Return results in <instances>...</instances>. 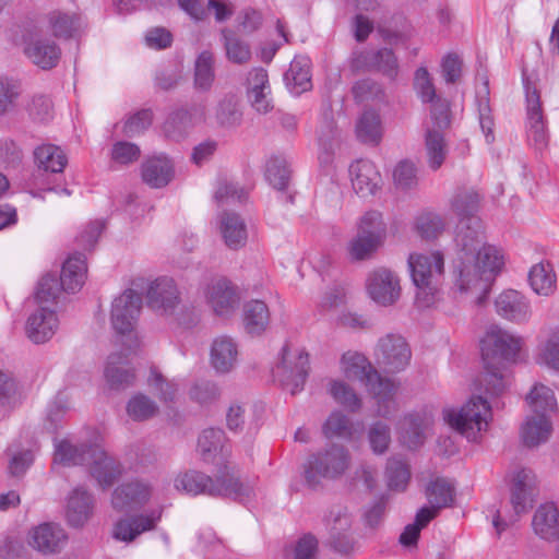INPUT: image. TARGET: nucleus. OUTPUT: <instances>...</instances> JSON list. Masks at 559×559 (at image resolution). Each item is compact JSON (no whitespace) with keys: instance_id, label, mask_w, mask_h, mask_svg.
Listing matches in <instances>:
<instances>
[{"instance_id":"f257e3e1","label":"nucleus","mask_w":559,"mask_h":559,"mask_svg":"<svg viewBox=\"0 0 559 559\" xmlns=\"http://www.w3.org/2000/svg\"><path fill=\"white\" fill-rule=\"evenodd\" d=\"M454 242L455 258L451 271L453 288L461 297L483 305L504 265V257L500 249L485 242V235L477 228L455 234Z\"/></svg>"},{"instance_id":"f03ea898","label":"nucleus","mask_w":559,"mask_h":559,"mask_svg":"<svg viewBox=\"0 0 559 559\" xmlns=\"http://www.w3.org/2000/svg\"><path fill=\"white\" fill-rule=\"evenodd\" d=\"M523 338L497 325L490 326L481 340L484 372L477 380L478 391L491 396L504 392L509 384L507 366L515 362Z\"/></svg>"},{"instance_id":"7ed1b4c3","label":"nucleus","mask_w":559,"mask_h":559,"mask_svg":"<svg viewBox=\"0 0 559 559\" xmlns=\"http://www.w3.org/2000/svg\"><path fill=\"white\" fill-rule=\"evenodd\" d=\"M174 487L190 496L228 497L238 501H245L253 495L252 484L241 480L227 465L215 478L194 469L179 473L174 479Z\"/></svg>"},{"instance_id":"20e7f679","label":"nucleus","mask_w":559,"mask_h":559,"mask_svg":"<svg viewBox=\"0 0 559 559\" xmlns=\"http://www.w3.org/2000/svg\"><path fill=\"white\" fill-rule=\"evenodd\" d=\"M340 365L345 378L364 383L373 395L378 416L386 418L396 411V385L392 380L382 378L365 355L348 350L343 354Z\"/></svg>"},{"instance_id":"39448f33","label":"nucleus","mask_w":559,"mask_h":559,"mask_svg":"<svg viewBox=\"0 0 559 559\" xmlns=\"http://www.w3.org/2000/svg\"><path fill=\"white\" fill-rule=\"evenodd\" d=\"M412 281L416 287L415 302L429 308L439 299L440 280L444 273V255L439 250L411 253L407 259Z\"/></svg>"},{"instance_id":"423d86ee","label":"nucleus","mask_w":559,"mask_h":559,"mask_svg":"<svg viewBox=\"0 0 559 559\" xmlns=\"http://www.w3.org/2000/svg\"><path fill=\"white\" fill-rule=\"evenodd\" d=\"M443 417L451 428L467 440L476 442L487 431L492 412L487 400L473 396L461 407L445 409Z\"/></svg>"},{"instance_id":"0eeeda50","label":"nucleus","mask_w":559,"mask_h":559,"mask_svg":"<svg viewBox=\"0 0 559 559\" xmlns=\"http://www.w3.org/2000/svg\"><path fill=\"white\" fill-rule=\"evenodd\" d=\"M352 456L343 445L331 444L312 455L305 464V480L311 488L321 485L322 479L336 480L349 468Z\"/></svg>"},{"instance_id":"6e6552de","label":"nucleus","mask_w":559,"mask_h":559,"mask_svg":"<svg viewBox=\"0 0 559 559\" xmlns=\"http://www.w3.org/2000/svg\"><path fill=\"white\" fill-rule=\"evenodd\" d=\"M142 309V296L127 289L117 296L111 304L110 323L119 335L127 338V350L131 353L139 347V338L134 334L135 324Z\"/></svg>"},{"instance_id":"1a4fd4ad","label":"nucleus","mask_w":559,"mask_h":559,"mask_svg":"<svg viewBox=\"0 0 559 559\" xmlns=\"http://www.w3.org/2000/svg\"><path fill=\"white\" fill-rule=\"evenodd\" d=\"M21 45L29 62L41 70H51L60 61V46L33 22L24 26Z\"/></svg>"},{"instance_id":"9d476101","label":"nucleus","mask_w":559,"mask_h":559,"mask_svg":"<svg viewBox=\"0 0 559 559\" xmlns=\"http://www.w3.org/2000/svg\"><path fill=\"white\" fill-rule=\"evenodd\" d=\"M309 369V356L300 348L285 344L272 373L292 395L304 389Z\"/></svg>"},{"instance_id":"9b49d317","label":"nucleus","mask_w":559,"mask_h":559,"mask_svg":"<svg viewBox=\"0 0 559 559\" xmlns=\"http://www.w3.org/2000/svg\"><path fill=\"white\" fill-rule=\"evenodd\" d=\"M145 297L147 307L158 316L174 317L181 307L178 285L168 276H160L150 282Z\"/></svg>"},{"instance_id":"f8f14e48","label":"nucleus","mask_w":559,"mask_h":559,"mask_svg":"<svg viewBox=\"0 0 559 559\" xmlns=\"http://www.w3.org/2000/svg\"><path fill=\"white\" fill-rule=\"evenodd\" d=\"M325 530L330 546L337 552L353 551L355 540L352 534L354 516L347 507H333L325 516Z\"/></svg>"},{"instance_id":"ddd939ff","label":"nucleus","mask_w":559,"mask_h":559,"mask_svg":"<svg viewBox=\"0 0 559 559\" xmlns=\"http://www.w3.org/2000/svg\"><path fill=\"white\" fill-rule=\"evenodd\" d=\"M206 106L193 104L189 108H178L170 111L162 126L163 135L174 142H180L189 136L195 126L205 121Z\"/></svg>"},{"instance_id":"4468645a","label":"nucleus","mask_w":559,"mask_h":559,"mask_svg":"<svg viewBox=\"0 0 559 559\" xmlns=\"http://www.w3.org/2000/svg\"><path fill=\"white\" fill-rule=\"evenodd\" d=\"M412 352L405 338L399 334H386L379 338L374 348L377 364L388 372L404 370L411 361Z\"/></svg>"},{"instance_id":"2eb2a0df","label":"nucleus","mask_w":559,"mask_h":559,"mask_svg":"<svg viewBox=\"0 0 559 559\" xmlns=\"http://www.w3.org/2000/svg\"><path fill=\"white\" fill-rule=\"evenodd\" d=\"M366 290L372 301L381 307L393 306L401 297L400 277L386 267L371 271L366 278Z\"/></svg>"},{"instance_id":"dca6fc26","label":"nucleus","mask_w":559,"mask_h":559,"mask_svg":"<svg viewBox=\"0 0 559 559\" xmlns=\"http://www.w3.org/2000/svg\"><path fill=\"white\" fill-rule=\"evenodd\" d=\"M206 304L216 316L228 317L240 304L238 287L226 277H214L203 288Z\"/></svg>"},{"instance_id":"f3484780","label":"nucleus","mask_w":559,"mask_h":559,"mask_svg":"<svg viewBox=\"0 0 559 559\" xmlns=\"http://www.w3.org/2000/svg\"><path fill=\"white\" fill-rule=\"evenodd\" d=\"M47 34L59 39H71L76 37L83 26L84 21L80 13L63 9H53L40 15L33 21Z\"/></svg>"},{"instance_id":"a211bd4d","label":"nucleus","mask_w":559,"mask_h":559,"mask_svg":"<svg viewBox=\"0 0 559 559\" xmlns=\"http://www.w3.org/2000/svg\"><path fill=\"white\" fill-rule=\"evenodd\" d=\"M526 98V134L530 143L538 151L548 145V131L538 91L524 80Z\"/></svg>"},{"instance_id":"6ab92c4d","label":"nucleus","mask_w":559,"mask_h":559,"mask_svg":"<svg viewBox=\"0 0 559 559\" xmlns=\"http://www.w3.org/2000/svg\"><path fill=\"white\" fill-rule=\"evenodd\" d=\"M103 439L99 436L94 438V449L88 452L90 473L97 484L103 488L110 487L123 472L122 465L103 447Z\"/></svg>"},{"instance_id":"aec40b11","label":"nucleus","mask_w":559,"mask_h":559,"mask_svg":"<svg viewBox=\"0 0 559 559\" xmlns=\"http://www.w3.org/2000/svg\"><path fill=\"white\" fill-rule=\"evenodd\" d=\"M350 66L355 71H377L394 79L399 72L397 58L389 48L354 51Z\"/></svg>"},{"instance_id":"412c9836","label":"nucleus","mask_w":559,"mask_h":559,"mask_svg":"<svg viewBox=\"0 0 559 559\" xmlns=\"http://www.w3.org/2000/svg\"><path fill=\"white\" fill-rule=\"evenodd\" d=\"M162 509H155L146 513L126 516L116 522L112 531L115 539L131 543L142 533L156 528L162 519Z\"/></svg>"},{"instance_id":"4be33fe9","label":"nucleus","mask_w":559,"mask_h":559,"mask_svg":"<svg viewBox=\"0 0 559 559\" xmlns=\"http://www.w3.org/2000/svg\"><path fill=\"white\" fill-rule=\"evenodd\" d=\"M154 495V487L145 479H133L118 486L111 498V504L116 510L123 511L146 504Z\"/></svg>"},{"instance_id":"5701e85b","label":"nucleus","mask_w":559,"mask_h":559,"mask_svg":"<svg viewBox=\"0 0 559 559\" xmlns=\"http://www.w3.org/2000/svg\"><path fill=\"white\" fill-rule=\"evenodd\" d=\"M510 502L519 516L533 508L535 498V475L528 468H516L511 475Z\"/></svg>"},{"instance_id":"b1692460","label":"nucleus","mask_w":559,"mask_h":559,"mask_svg":"<svg viewBox=\"0 0 559 559\" xmlns=\"http://www.w3.org/2000/svg\"><path fill=\"white\" fill-rule=\"evenodd\" d=\"M59 329L56 311L49 306H38L29 314L25 324V333L34 344H44L52 338Z\"/></svg>"},{"instance_id":"393cba45","label":"nucleus","mask_w":559,"mask_h":559,"mask_svg":"<svg viewBox=\"0 0 559 559\" xmlns=\"http://www.w3.org/2000/svg\"><path fill=\"white\" fill-rule=\"evenodd\" d=\"M68 535L56 523L47 522L33 527L28 533V544L44 555L61 551L66 546Z\"/></svg>"},{"instance_id":"a878e982","label":"nucleus","mask_w":559,"mask_h":559,"mask_svg":"<svg viewBox=\"0 0 559 559\" xmlns=\"http://www.w3.org/2000/svg\"><path fill=\"white\" fill-rule=\"evenodd\" d=\"M451 211L459 217L460 222L456 234L469 228H477L484 234L481 223L475 215L479 206V195L474 190H460L451 199Z\"/></svg>"},{"instance_id":"bb28decb","label":"nucleus","mask_w":559,"mask_h":559,"mask_svg":"<svg viewBox=\"0 0 559 559\" xmlns=\"http://www.w3.org/2000/svg\"><path fill=\"white\" fill-rule=\"evenodd\" d=\"M496 312L503 319L522 324L532 316V309L527 298L518 290H503L495 300Z\"/></svg>"},{"instance_id":"cd10ccee","label":"nucleus","mask_w":559,"mask_h":559,"mask_svg":"<svg viewBox=\"0 0 559 559\" xmlns=\"http://www.w3.org/2000/svg\"><path fill=\"white\" fill-rule=\"evenodd\" d=\"M354 191L361 198L376 194L381 188L382 178L376 165L368 159H359L349 166Z\"/></svg>"},{"instance_id":"c85d7f7f","label":"nucleus","mask_w":559,"mask_h":559,"mask_svg":"<svg viewBox=\"0 0 559 559\" xmlns=\"http://www.w3.org/2000/svg\"><path fill=\"white\" fill-rule=\"evenodd\" d=\"M239 346L228 335L215 337L210 347V365L219 374L231 372L238 364Z\"/></svg>"},{"instance_id":"c756f323","label":"nucleus","mask_w":559,"mask_h":559,"mask_svg":"<svg viewBox=\"0 0 559 559\" xmlns=\"http://www.w3.org/2000/svg\"><path fill=\"white\" fill-rule=\"evenodd\" d=\"M432 423V415L427 411L404 416L397 426L402 442L409 449L420 447Z\"/></svg>"},{"instance_id":"7c9ffc66","label":"nucleus","mask_w":559,"mask_h":559,"mask_svg":"<svg viewBox=\"0 0 559 559\" xmlns=\"http://www.w3.org/2000/svg\"><path fill=\"white\" fill-rule=\"evenodd\" d=\"M218 229L222 239L230 250L243 248L248 240L247 224L243 218L234 212H224L218 219Z\"/></svg>"},{"instance_id":"2f4dec72","label":"nucleus","mask_w":559,"mask_h":559,"mask_svg":"<svg viewBox=\"0 0 559 559\" xmlns=\"http://www.w3.org/2000/svg\"><path fill=\"white\" fill-rule=\"evenodd\" d=\"M94 508L93 496L82 486L74 488L67 500V519L71 526H83Z\"/></svg>"},{"instance_id":"473e14b6","label":"nucleus","mask_w":559,"mask_h":559,"mask_svg":"<svg viewBox=\"0 0 559 559\" xmlns=\"http://www.w3.org/2000/svg\"><path fill=\"white\" fill-rule=\"evenodd\" d=\"M126 353H112L108 356L105 378L111 389H126L134 383V370L128 364Z\"/></svg>"},{"instance_id":"72a5a7b5","label":"nucleus","mask_w":559,"mask_h":559,"mask_svg":"<svg viewBox=\"0 0 559 559\" xmlns=\"http://www.w3.org/2000/svg\"><path fill=\"white\" fill-rule=\"evenodd\" d=\"M552 424L546 414L528 415L521 427V438L526 447L545 443L551 436Z\"/></svg>"},{"instance_id":"f704fd0d","label":"nucleus","mask_w":559,"mask_h":559,"mask_svg":"<svg viewBox=\"0 0 559 559\" xmlns=\"http://www.w3.org/2000/svg\"><path fill=\"white\" fill-rule=\"evenodd\" d=\"M173 177L174 165L165 155L147 158L142 165L143 181L152 188L167 186Z\"/></svg>"},{"instance_id":"c9c22d12","label":"nucleus","mask_w":559,"mask_h":559,"mask_svg":"<svg viewBox=\"0 0 559 559\" xmlns=\"http://www.w3.org/2000/svg\"><path fill=\"white\" fill-rule=\"evenodd\" d=\"M534 533L545 540L559 537V512L554 503L540 504L533 516Z\"/></svg>"},{"instance_id":"e433bc0d","label":"nucleus","mask_w":559,"mask_h":559,"mask_svg":"<svg viewBox=\"0 0 559 559\" xmlns=\"http://www.w3.org/2000/svg\"><path fill=\"white\" fill-rule=\"evenodd\" d=\"M87 266L85 258L82 254H73L63 263L60 283L63 290L75 293L82 288L85 283Z\"/></svg>"},{"instance_id":"4c0bfd02","label":"nucleus","mask_w":559,"mask_h":559,"mask_svg":"<svg viewBox=\"0 0 559 559\" xmlns=\"http://www.w3.org/2000/svg\"><path fill=\"white\" fill-rule=\"evenodd\" d=\"M286 86L290 93L299 95L311 87L310 60L300 56L294 58L284 74Z\"/></svg>"},{"instance_id":"58836bf2","label":"nucleus","mask_w":559,"mask_h":559,"mask_svg":"<svg viewBox=\"0 0 559 559\" xmlns=\"http://www.w3.org/2000/svg\"><path fill=\"white\" fill-rule=\"evenodd\" d=\"M91 449H94V440L80 444L62 440L56 445L55 462L63 465H88Z\"/></svg>"},{"instance_id":"ea45409f","label":"nucleus","mask_w":559,"mask_h":559,"mask_svg":"<svg viewBox=\"0 0 559 559\" xmlns=\"http://www.w3.org/2000/svg\"><path fill=\"white\" fill-rule=\"evenodd\" d=\"M243 326L251 335H259L265 331L270 322V311L262 300H250L243 306Z\"/></svg>"},{"instance_id":"a19ab883","label":"nucleus","mask_w":559,"mask_h":559,"mask_svg":"<svg viewBox=\"0 0 559 559\" xmlns=\"http://www.w3.org/2000/svg\"><path fill=\"white\" fill-rule=\"evenodd\" d=\"M225 433L218 428H209L203 430L198 440V452L205 463H219L223 453V442Z\"/></svg>"},{"instance_id":"79ce46f5","label":"nucleus","mask_w":559,"mask_h":559,"mask_svg":"<svg viewBox=\"0 0 559 559\" xmlns=\"http://www.w3.org/2000/svg\"><path fill=\"white\" fill-rule=\"evenodd\" d=\"M528 282L532 289L542 296H549L556 289V274L549 262L534 264L528 273Z\"/></svg>"},{"instance_id":"37998d69","label":"nucleus","mask_w":559,"mask_h":559,"mask_svg":"<svg viewBox=\"0 0 559 559\" xmlns=\"http://www.w3.org/2000/svg\"><path fill=\"white\" fill-rule=\"evenodd\" d=\"M216 123L224 129H234L241 124L242 111L239 99L231 94L225 95L215 108Z\"/></svg>"},{"instance_id":"c03bdc74","label":"nucleus","mask_w":559,"mask_h":559,"mask_svg":"<svg viewBox=\"0 0 559 559\" xmlns=\"http://www.w3.org/2000/svg\"><path fill=\"white\" fill-rule=\"evenodd\" d=\"M356 134L362 143L379 144L383 134L380 115L374 110L364 111L356 123Z\"/></svg>"},{"instance_id":"a18cd8bd","label":"nucleus","mask_w":559,"mask_h":559,"mask_svg":"<svg viewBox=\"0 0 559 559\" xmlns=\"http://www.w3.org/2000/svg\"><path fill=\"white\" fill-rule=\"evenodd\" d=\"M34 156L39 168L51 173L62 171L68 163L63 151L52 144L38 146L34 152Z\"/></svg>"},{"instance_id":"49530a36","label":"nucleus","mask_w":559,"mask_h":559,"mask_svg":"<svg viewBox=\"0 0 559 559\" xmlns=\"http://www.w3.org/2000/svg\"><path fill=\"white\" fill-rule=\"evenodd\" d=\"M226 58L237 64H243L251 59L250 46L233 31L223 28L221 32Z\"/></svg>"},{"instance_id":"de8ad7c7","label":"nucleus","mask_w":559,"mask_h":559,"mask_svg":"<svg viewBox=\"0 0 559 559\" xmlns=\"http://www.w3.org/2000/svg\"><path fill=\"white\" fill-rule=\"evenodd\" d=\"M158 411L157 403L141 392L133 394L126 405L127 415L134 421L148 420L155 417Z\"/></svg>"},{"instance_id":"09e8293b","label":"nucleus","mask_w":559,"mask_h":559,"mask_svg":"<svg viewBox=\"0 0 559 559\" xmlns=\"http://www.w3.org/2000/svg\"><path fill=\"white\" fill-rule=\"evenodd\" d=\"M214 55L210 50L199 53L194 62V86L197 90L209 91L215 80Z\"/></svg>"},{"instance_id":"8fccbe9b","label":"nucleus","mask_w":559,"mask_h":559,"mask_svg":"<svg viewBox=\"0 0 559 559\" xmlns=\"http://www.w3.org/2000/svg\"><path fill=\"white\" fill-rule=\"evenodd\" d=\"M526 401L531 407L532 413L546 414L554 412L557 408V401L552 390L544 384H535Z\"/></svg>"},{"instance_id":"3c124183","label":"nucleus","mask_w":559,"mask_h":559,"mask_svg":"<svg viewBox=\"0 0 559 559\" xmlns=\"http://www.w3.org/2000/svg\"><path fill=\"white\" fill-rule=\"evenodd\" d=\"M426 497L435 509L450 507L454 500V488L444 478H436L426 487Z\"/></svg>"},{"instance_id":"603ef678","label":"nucleus","mask_w":559,"mask_h":559,"mask_svg":"<svg viewBox=\"0 0 559 559\" xmlns=\"http://www.w3.org/2000/svg\"><path fill=\"white\" fill-rule=\"evenodd\" d=\"M22 94L21 83L10 76H0V118L13 112Z\"/></svg>"},{"instance_id":"864d4df0","label":"nucleus","mask_w":559,"mask_h":559,"mask_svg":"<svg viewBox=\"0 0 559 559\" xmlns=\"http://www.w3.org/2000/svg\"><path fill=\"white\" fill-rule=\"evenodd\" d=\"M322 431L329 439L340 438L344 440H352L354 436V426L345 414L335 411L325 420Z\"/></svg>"},{"instance_id":"5fc2aeb1","label":"nucleus","mask_w":559,"mask_h":559,"mask_svg":"<svg viewBox=\"0 0 559 559\" xmlns=\"http://www.w3.org/2000/svg\"><path fill=\"white\" fill-rule=\"evenodd\" d=\"M415 227L423 239L433 240L444 231L445 221L438 213L425 212L417 216Z\"/></svg>"},{"instance_id":"6e6d98bb","label":"nucleus","mask_w":559,"mask_h":559,"mask_svg":"<svg viewBox=\"0 0 559 559\" xmlns=\"http://www.w3.org/2000/svg\"><path fill=\"white\" fill-rule=\"evenodd\" d=\"M426 152L429 167L437 170L447 157V146L442 133L435 129H428L426 133Z\"/></svg>"},{"instance_id":"4d7b16f0","label":"nucleus","mask_w":559,"mask_h":559,"mask_svg":"<svg viewBox=\"0 0 559 559\" xmlns=\"http://www.w3.org/2000/svg\"><path fill=\"white\" fill-rule=\"evenodd\" d=\"M385 477L391 490L404 491L411 479V471L403 460L392 457L388 461Z\"/></svg>"},{"instance_id":"13d9d810","label":"nucleus","mask_w":559,"mask_h":559,"mask_svg":"<svg viewBox=\"0 0 559 559\" xmlns=\"http://www.w3.org/2000/svg\"><path fill=\"white\" fill-rule=\"evenodd\" d=\"M357 231L383 242L386 237V225L382 214L374 210L366 212L357 223Z\"/></svg>"},{"instance_id":"bf43d9fd","label":"nucleus","mask_w":559,"mask_h":559,"mask_svg":"<svg viewBox=\"0 0 559 559\" xmlns=\"http://www.w3.org/2000/svg\"><path fill=\"white\" fill-rule=\"evenodd\" d=\"M329 392L334 401L350 412H357L361 407V400L353 388L342 380H333L330 383Z\"/></svg>"},{"instance_id":"052dcab7","label":"nucleus","mask_w":559,"mask_h":559,"mask_svg":"<svg viewBox=\"0 0 559 559\" xmlns=\"http://www.w3.org/2000/svg\"><path fill=\"white\" fill-rule=\"evenodd\" d=\"M382 241L367 237L357 231L356 236L348 242L349 257L356 261L369 259L381 246Z\"/></svg>"},{"instance_id":"680f3d73","label":"nucleus","mask_w":559,"mask_h":559,"mask_svg":"<svg viewBox=\"0 0 559 559\" xmlns=\"http://www.w3.org/2000/svg\"><path fill=\"white\" fill-rule=\"evenodd\" d=\"M62 285L55 275L47 274L38 283L35 299L38 306H51L61 293Z\"/></svg>"},{"instance_id":"e2e57ef3","label":"nucleus","mask_w":559,"mask_h":559,"mask_svg":"<svg viewBox=\"0 0 559 559\" xmlns=\"http://www.w3.org/2000/svg\"><path fill=\"white\" fill-rule=\"evenodd\" d=\"M290 170L282 158H272L266 164L265 177L269 183L277 189L284 190L289 182Z\"/></svg>"},{"instance_id":"0e129e2a","label":"nucleus","mask_w":559,"mask_h":559,"mask_svg":"<svg viewBox=\"0 0 559 559\" xmlns=\"http://www.w3.org/2000/svg\"><path fill=\"white\" fill-rule=\"evenodd\" d=\"M147 385L164 402L174 401L178 392V385L175 382L165 379L163 374L155 369L151 370L147 378Z\"/></svg>"},{"instance_id":"69168bd1","label":"nucleus","mask_w":559,"mask_h":559,"mask_svg":"<svg viewBox=\"0 0 559 559\" xmlns=\"http://www.w3.org/2000/svg\"><path fill=\"white\" fill-rule=\"evenodd\" d=\"M394 183L399 189L411 190L418 183L417 168L409 160L400 162L393 171Z\"/></svg>"},{"instance_id":"338daca9","label":"nucleus","mask_w":559,"mask_h":559,"mask_svg":"<svg viewBox=\"0 0 559 559\" xmlns=\"http://www.w3.org/2000/svg\"><path fill=\"white\" fill-rule=\"evenodd\" d=\"M189 395L195 403L206 406L216 402L221 392L216 383L211 381H200L190 389Z\"/></svg>"},{"instance_id":"774afa93","label":"nucleus","mask_w":559,"mask_h":559,"mask_svg":"<svg viewBox=\"0 0 559 559\" xmlns=\"http://www.w3.org/2000/svg\"><path fill=\"white\" fill-rule=\"evenodd\" d=\"M539 358L542 362L559 371V328L549 333L540 347Z\"/></svg>"}]
</instances>
